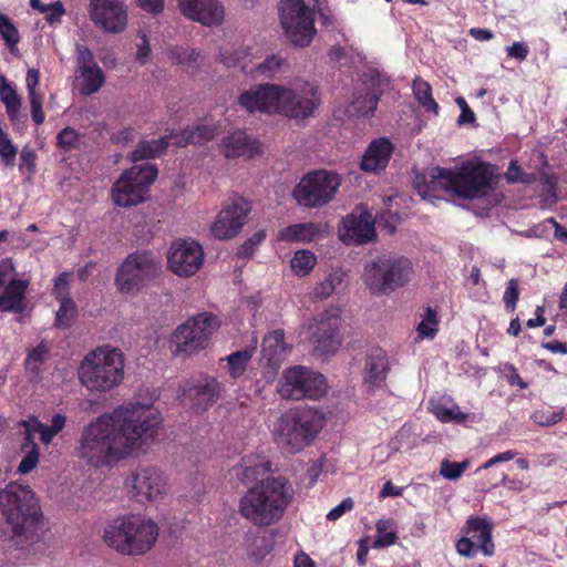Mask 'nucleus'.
<instances>
[{"mask_svg": "<svg viewBox=\"0 0 567 567\" xmlns=\"http://www.w3.org/2000/svg\"><path fill=\"white\" fill-rule=\"evenodd\" d=\"M431 182L427 189H419L420 195L426 198H440L432 193L444 190L463 198H480L492 188L494 166L480 161L463 163L456 172L433 167L430 171Z\"/></svg>", "mask_w": 567, "mask_h": 567, "instance_id": "nucleus-2", "label": "nucleus"}, {"mask_svg": "<svg viewBox=\"0 0 567 567\" xmlns=\"http://www.w3.org/2000/svg\"><path fill=\"white\" fill-rule=\"evenodd\" d=\"M389 85V78L378 70L364 72L355 86L351 105L354 113L367 116L377 109L378 100Z\"/></svg>", "mask_w": 567, "mask_h": 567, "instance_id": "nucleus-22", "label": "nucleus"}, {"mask_svg": "<svg viewBox=\"0 0 567 567\" xmlns=\"http://www.w3.org/2000/svg\"><path fill=\"white\" fill-rule=\"evenodd\" d=\"M157 523L142 514H124L107 522L103 540L111 549L123 556L137 557L150 553L157 543Z\"/></svg>", "mask_w": 567, "mask_h": 567, "instance_id": "nucleus-4", "label": "nucleus"}, {"mask_svg": "<svg viewBox=\"0 0 567 567\" xmlns=\"http://www.w3.org/2000/svg\"><path fill=\"white\" fill-rule=\"evenodd\" d=\"M252 349H245L236 351L226 357L228 373L233 379H238L244 375L249 361L252 358Z\"/></svg>", "mask_w": 567, "mask_h": 567, "instance_id": "nucleus-41", "label": "nucleus"}, {"mask_svg": "<svg viewBox=\"0 0 567 567\" xmlns=\"http://www.w3.org/2000/svg\"><path fill=\"white\" fill-rule=\"evenodd\" d=\"M58 145L62 148H72L76 141H78V134L71 127H65L58 134Z\"/></svg>", "mask_w": 567, "mask_h": 567, "instance_id": "nucleus-60", "label": "nucleus"}, {"mask_svg": "<svg viewBox=\"0 0 567 567\" xmlns=\"http://www.w3.org/2000/svg\"><path fill=\"white\" fill-rule=\"evenodd\" d=\"M342 228L340 237L343 241L363 244L371 240L375 235L374 221L372 215L368 212L347 216L342 221Z\"/></svg>", "mask_w": 567, "mask_h": 567, "instance_id": "nucleus-27", "label": "nucleus"}, {"mask_svg": "<svg viewBox=\"0 0 567 567\" xmlns=\"http://www.w3.org/2000/svg\"><path fill=\"white\" fill-rule=\"evenodd\" d=\"M468 466V460H464L462 462H451L445 458L441 462L440 475L449 481H457Z\"/></svg>", "mask_w": 567, "mask_h": 567, "instance_id": "nucleus-46", "label": "nucleus"}, {"mask_svg": "<svg viewBox=\"0 0 567 567\" xmlns=\"http://www.w3.org/2000/svg\"><path fill=\"white\" fill-rule=\"evenodd\" d=\"M172 58L179 64L196 62L199 54L195 50L183 48H173L171 50Z\"/></svg>", "mask_w": 567, "mask_h": 567, "instance_id": "nucleus-57", "label": "nucleus"}, {"mask_svg": "<svg viewBox=\"0 0 567 567\" xmlns=\"http://www.w3.org/2000/svg\"><path fill=\"white\" fill-rule=\"evenodd\" d=\"M220 151L227 158H252L261 153V144L245 131L236 130L223 138Z\"/></svg>", "mask_w": 567, "mask_h": 567, "instance_id": "nucleus-26", "label": "nucleus"}, {"mask_svg": "<svg viewBox=\"0 0 567 567\" xmlns=\"http://www.w3.org/2000/svg\"><path fill=\"white\" fill-rule=\"evenodd\" d=\"M37 157V153L31 146H23L20 152L19 171L29 176L33 175L35 173Z\"/></svg>", "mask_w": 567, "mask_h": 567, "instance_id": "nucleus-50", "label": "nucleus"}, {"mask_svg": "<svg viewBox=\"0 0 567 567\" xmlns=\"http://www.w3.org/2000/svg\"><path fill=\"white\" fill-rule=\"evenodd\" d=\"M41 13L47 14V21L51 24L60 21L62 16L65 13L64 7L61 2H54L51 4H47L45 8L42 9Z\"/></svg>", "mask_w": 567, "mask_h": 567, "instance_id": "nucleus-59", "label": "nucleus"}, {"mask_svg": "<svg viewBox=\"0 0 567 567\" xmlns=\"http://www.w3.org/2000/svg\"><path fill=\"white\" fill-rule=\"evenodd\" d=\"M277 392L286 400L319 399L328 392V383L323 374L296 365L282 373Z\"/></svg>", "mask_w": 567, "mask_h": 567, "instance_id": "nucleus-11", "label": "nucleus"}, {"mask_svg": "<svg viewBox=\"0 0 567 567\" xmlns=\"http://www.w3.org/2000/svg\"><path fill=\"white\" fill-rule=\"evenodd\" d=\"M389 271L390 269L385 267L384 258L365 266L363 279L372 293L388 295L392 292L390 278L388 277Z\"/></svg>", "mask_w": 567, "mask_h": 567, "instance_id": "nucleus-30", "label": "nucleus"}, {"mask_svg": "<svg viewBox=\"0 0 567 567\" xmlns=\"http://www.w3.org/2000/svg\"><path fill=\"white\" fill-rule=\"evenodd\" d=\"M413 95L417 103L426 111L433 114L439 113V104L432 95L431 85L421 78H416L412 85Z\"/></svg>", "mask_w": 567, "mask_h": 567, "instance_id": "nucleus-40", "label": "nucleus"}, {"mask_svg": "<svg viewBox=\"0 0 567 567\" xmlns=\"http://www.w3.org/2000/svg\"><path fill=\"white\" fill-rule=\"evenodd\" d=\"M340 184L341 177L337 173L315 171L301 178L292 196L300 206L318 208L334 197Z\"/></svg>", "mask_w": 567, "mask_h": 567, "instance_id": "nucleus-14", "label": "nucleus"}, {"mask_svg": "<svg viewBox=\"0 0 567 567\" xmlns=\"http://www.w3.org/2000/svg\"><path fill=\"white\" fill-rule=\"evenodd\" d=\"M78 374L81 384L91 392L112 391L124 380V354L111 346L97 347L83 358Z\"/></svg>", "mask_w": 567, "mask_h": 567, "instance_id": "nucleus-6", "label": "nucleus"}, {"mask_svg": "<svg viewBox=\"0 0 567 567\" xmlns=\"http://www.w3.org/2000/svg\"><path fill=\"white\" fill-rule=\"evenodd\" d=\"M280 23L286 37L295 47H308L313 40L315 7L305 0H281L279 6Z\"/></svg>", "mask_w": 567, "mask_h": 567, "instance_id": "nucleus-9", "label": "nucleus"}, {"mask_svg": "<svg viewBox=\"0 0 567 567\" xmlns=\"http://www.w3.org/2000/svg\"><path fill=\"white\" fill-rule=\"evenodd\" d=\"M124 485L130 497L141 503L159 501L168 491L166 477L156 466L138 467Z\"/></svg>", "mask_w": 567, "mask_h": 567, "instance_id": "nucleus-17", "label": "nucleus"}, {"mask_svg": "<svg viewBox=\"0 0 567 567\" xmlns=\"http://www.w3.org/2000/svg\"><path fill=\"white\" fill-rule=\"evenodd\" d=\"M303 328L313 343L315 352L319 355L336 353L342 343L340 334L341 317L338 309L319 313Z\"/></svg>", "mask_w": 567, "mask_h": 567, "instance_id": "nucleus-16", "label": "nucleus"}, {"mask_svg": "<svg viewBox=\"0 0 567 567\" xmlns=\"http://www.w3.org/2000/svg\"><path fill=\"white\" fill-rule=\"evenodd\" d=\"M23 453V457L21 458L18 467L17 473L21 475H27L31 473L40 461V449H33V450H21Z\"/></svg>", "mask_w": 567, "mask_h": 567, "instance_id": "nucleus-51", "label": "nucleus"}, {"mask_svg": "<svg viewBox=\"0 0 567 567\" xmlns=\"http://www.w3.org/2000/svg\"><path fill=\"white\" fill-rule=\"evenodd\" d=\"M282 64L284 59L274 54L267 56L262 62L256 64L254 69L260 76L265 79H271L280 71Z\"/></svg>", "mask_w": 567, "mask_h": 567, "instance_id": "nucleus-47", "label": "nucleus"}, {"mask_svg": "<svg viewBox=\"0 0 567 567\" xmlns=\"http://www.w3.org/2000/svg\"><path fill=\"white\" fill-rule=\"evenodd\" d=\"M218 328L217 317L203 312L179 324L173 332L171 346L176 353L193 354L205 349Z\"/></svg>", "mask_w": 567, "mask_h": 567, "instance_id": "nucleus-13", "label": "nucleus"}, {"mask_svg": "<svg viewBox=\"0 0 567 567\" xmlns=\"http://www.w3.org/2000/svg\"><path fill=\"white\" fill-rule=\"evenodd\" d=\"M385 267L390 269L388 277L390 278L391 289H395L408 284L413 275L412 264L406 258H384Z\"/></svg>", "mask_w": 567, "mask_h": 567, "instance_id": "nucleus-34", "label": "nucleus"}, {"mask_svg": "<svg viewBox=\"0 0 567 567\" xmlns=\"http://www.w3.org/2000/svg\"><path fill=\"white\" fill-rule=\"evenodd\" d=\"M59 301L60 307L56 311V326L68 327L76 315V306L71 298H64Z\"/></svg>", "mask_w": 567, "mask_h": 567, "instance_id": "nucleus-48", "label": "nucleus"}, {"mask_svg": "<svg viewBox=\"0 0 567 567\" xmlns=\"http://www.w3.org/2000/svg\"><path fill=\"white\" fill-rule=\"evenodd\" d=\"M0 35L4 40L10 52L16 54L18 52V43L20 41V34L16 25L10 19L0 13Z\"/></svg>", "mask_w": 567, "mask_h": 567, "instance_id": "nucleus-43", "label": "nucleus"}, {"mask_svg": "<svg viewBox=\"0 0 567 567\" xmlns=\"http://www.w3.org/2000/svg\"><path fill=\"white\" fill-rule=\"evenodd\" d=\"M69 274H61L54 281L53 293L58 300H63L69 297Z\"/></svg>", "mask_w": 567, "mask_h": 567, "instance_id": "nucleus-61", "label": "nucleus"}, {"mask_svg": "<svg viewBox=\"0 0 567 567\" xmlns=\"http://www.w3.org/2000/svg\"><path fill=\"white\" fill-rule=\"evenodd\" d=\"M431 412L442 422L464 423L467 420H474V415L464 413L460 406L453 402L446 404L444 401H431Z\"/></svg>", "mask_w": 567, "mask_h": 567, "instance_id": "nucleus-35", "label": "nucleus"}, {"mask_svg": "<svg viewBox=\"0 0 567 567\" xmlns=\"http://www.w3.org/2000/svg\"><path fill=\"white\" fill-rule=\"evenodd\" d=\"M317 264V258L310 250H298L290 261L292 271L297 276L308 275Z\"/></svg>", "mask_w": 567, "mask_h": 567, "instance_id": "nucleus-42", "label": "nucleus"}, {"mask_svg": "<svg viewBox=\"0 0 567 567\" xmlns=\"http://www.w3.org/2000/svg\"><path fill=\"white\" fill-rule=\"evenodd\" d=\"M266 234L264 230L255 233L245 244L239 251L243 256H249L254 252L255 248L264 241Z\"/></svg>", "mask_w": 567, "mask_h": 567, "instance_id": "nucleus-63", "label": "nucleus"}, {"mask_svg": "<svg viewBox=\"0 0 567 567\" xmlns=\"http://www.w3.org/2000/svg\"><path fill=\"white\" fill-rule=\"evenodd\" d=\"M161 266L150 251L130 254L120 265L115 276L117 290L125 295H138L159 272Z\"/></svg>", "mask_w": 567, "mask_h": 567, "instance_id": "nucleus-8", "label": "nucleus"}, {"mask_svg": "<svg viewBox=\"0 0 567 567\" xmlns=\"http://www.w3.org/2000/svg\"><path fill=\"white\" fill-rule=\"evenodd\" d=\"M564 416L563 411H554L550 409L538 410L532 414V420L540 426H550L558 423Z\"/></svg>", "mask_w": 567, "mask_h": 567, "instance_id": "nucleus-53", "label": "nucleus"}, {"mask_svg": "<svg viewBox=\"0 0 567 567\" xmlns=\"http://www.w3.org/2000/svg\"><path fill=\"white\" fill-rule=\"evenodd\" d=\"M377 536L372 547L375 549H383L394 545L398 539L395 523L390 518H383L375 524Z\"/></svg>", "mask_w": 567, "mask_h": 567, "instance_id": "nucleus-39", "label": "nucleus"}, {"mask_svg": "<svg viewBox=\"0 0 567 567\" xmlns=\"http://www.w3.org/2000/svg\"><path fill=\"white\" fill-rule=\"evenodd\" d=\"M234 471L243 483H249L270 472L271 463L262 455L250 454L244 456L241 463Z\"/></svg>", "mask_w": 567, "mask_h": 567, "instance_id": "nucleus-31", "label": "nucleus"}, {"mask_svg": "<svg viewBox=\"0 0 567 567\" xmlns=\"http://www.w3.org/2000/svg\"><path fill=\"white\" fill-rule=\"evenodd\" d=\"M32 417L33 424H31V427L38 432L39 439L44 445H49L54 436L59 434L66 424V417L60 413L52 416L50 425L41 422L34 415H32Z\"/></svg>", "mask_w": 567, "mask_h": 567, "instance_id": "nucleus-37", "label": "nucleus"}, {"mask_svg": "<svg viewBox=\"0 0 567 567\" xmlns=\"http://www.w3.org/2000/svg\"><path fill=\"white\" fill-rule=\"evenodd\" d=\"M18 153L9 135L0 127V161L4 166H13Z\"/></svg>", "mask_w": 567, "mask_h": 567, "instance_id": "nucleus-45", "label": "nucleus"}, {"mask_svg": "<svg viewBox=\"0 0 567 567\" xmlns=\"http://www.w3.org/2000/svg\"><path fill=\"white\" fill-rule=\"evenodd\" d=\"M436 313L427 308L421 322L417 324V333L421 338H434L437 331Z\"/></svg>", "mask_w": 567, "mask_h": 567, "instance_id": "nucleus-49", "label": "nucleus"}, {"mask_svg": "<svg viewBox=\"0 0 567 567\" xmlns=\"http://www.w3.org/2000/svg\"><path fill=\"white\" fill-rule=\"evenodd\" d=\"M0 512L7 525L4 534L17 546L29 539L42 515L34 492L14 482L0 489Z\"/></svg>", "mask_w": 567, "mask_h": 567, "instance_id": "nucleus-5", "label": "nucleus"}, {"mask_svg": "<svg viewBox=\"0 0 567 567\" xmlns=\"http://www.w3.org/2000/svg\"><path fill=\"white\" fill-rule=\"evenodd\" d=\"M321 104L318 87L307 81L281 84L278 115L292 120L313 116Z\"/></svg>", "mask_w": 567, "mask_h": 567, "instance_id": "nucleus-12", "label": "nucleus"}, {"mask_svg": "<svg viewBox=\"0 0 567 567\" xmlns=\"http://www.w3.org/2000/svg\"><path fill=\"white\" fill-rule=\"evenodd\" d=\"M287 344L285 333L278 329L268 333L261 343L262 359L272 368H278L284 361Z\"/></svg>", "mask_w": 567, "mask_h": 567, "instance_id": "nucleus-32", "label": "nucleus"}, {"mask_svg": "<svg viewBox=\"0 0 567 567\" xmlns=\"http://www.w3.org/2000/svg\"><path fill=\"white\" fill-rule=\"evenodd\" d=\"M216 130L210 125H197L188 127L179 133H172L156 141L142 142L132 153V161L137 162L144 158H152L159 155L168 145L184 147L189 144H200L212 140Z\"/></svg>", "mask_w": 567, "mask_h": 567, "instance_id": "nucleus-15", "label": "nucleus"}, {"mask_svg": "<svg viewBox=\"0 0 567 567\" xmlns=\"http://www.w3.org/2000/svg\"><path fill=\"white\" fill-rule=\"evenodd\" d=\"M162 422V414L153 404L125 403L83 427L78 456L94 467L113 465L148 449Z\"/></svg>", "mask_w": 567, "mask_h": 567, "instance_id": "nucleus-1", "label": "nucleus"}, {"mask_svg": "<svg viewBox=\"0 0 567 567\" xmlns=\"http://www.w3.org/2000/svg\"><path fill=\"white\" fill-rule=\"evenodd\" d=\"M48 353V347L43 343L37 346L25 359V368L28 371L37 374L40 370L41 364L45 360Z\"/></svg>", "mask_w": 567, "mask_h": 567, "instance_id": "nucleus-52", "label": "nucleus"}, {"mask_svg": "<svg viewBox=\"0 0 567 567\" xmlns=\"http://www.w3.org/2000/svg\"><path fill=\"white\" fill-rule=\"evenodd\" d=\"M280 89L277 83L255 84L238 95L237 103L251 115H278Z\"/></svg>", "mask_w": 567, "mask_h": 567, "instance_id": "nucleus-19", "label": "nucleus"}, {"mask_svg": "<svg viewBox=\"0 0 567 567\" xmlns=\"http://www.w3.org/2000/svg\"><path fill=\"white\" fill-rule=\"evenodd\" d=\"M220 59H221V62L227 68H233V66H236V65H240L241 70L245 73H248V72L252 71V68H250L248 64L241 62L243 56H241V52L240 51H231V50H228V49H224V50L220 51Z\"/></svg>", "mask_w": 567, "mask_h": 567, "instance_id": "nucleus-54", "label": "nucleus"}, {"mask_svg": "<svg viewBox=\"0 0 567 567\" xmlns=\"http://www.w3.org/2000/svg\"><path fill=\"white\" fill-rule=\"evenodd\" d=\"M323 227L315 223H300L287 226L279 230L278 239L282 241L309 243L321 236Z\"/></svg>", "mask_w": 567, "mask_h": 567, "instance_id": "nucleus-33", "label": "nucleus"}, {"mask_svg": "<svg viewBox=\"0 0 567 567\" xmlns=\"http://www.w3.org/2000/svg\"><path fill=\"white\" fill-rule=\"evenodd\" d=\"M31 424H33L32 416H29L27 420L20 421V426H22L24 429V435H23V442L21 444V450L40 449L34 440V435L38 434V432L31 427Z\"/></svg>", "mask_w": 567, "mask_h": 567, "instance_id": "nucleus-55", "label": "nucleus"}, {"mask_svg": "<svg viewBox=\"0 0 567 567\" xmlns=\"http://www.w3.org/2000/svg\"><path fill=\"white\" fill-rule=\"evenodd\" d=\"M90 18L110 33H120L127 24V11L122 0H90Z\"/></svg>", "mask_w": 567, "mask_h": 567, "instance_id": "nucleus-23", "label": "nucleus"}, {"mask_svg": "<svg viewBox=\"0 0 567 567\" xmlns=\"http://www.w3.org/2000/svg\"><path fill=\"white\" fill-rule=\"evenodd\" d=\"M293 497L287 480L269 476L250 487L239 501V513L256 526H270L285 515Z\"/></svg>", "mask_w": 567, "mask_h": 567, "instance_id": "nucleus-3", "label": "nucleus"}, {"mask_svg": "<svg viewBox=\"0 0 567 567\" xmlns=\"http://www.w3.org/2000/svg\"><path fill=\"white\" fill-rule=\"evenodd\" d=\"M352 507H353L352 498H350V497L344 498L339 505L333 507L327 514V519L331 520V522H334V520L339 519L342 515H344V513L351 511Z\"/></svg>", "mask_w": 567, "mask_h": 567, "instance_id": "nucleus-64", "label": "nucleus"}, {"mask_svg": "<svg viewBox=\"0 0 567 567\" xmlns=\"http://www.w3.org/2000/svg\"><path fill=\"white\" fill-rule=\"evenodd\" d=\"M40 82V72L38 69H29L25 78V85L28 90V97H38L42 96L40 92L37 91V86Z\"/></svg>", "mask_w": 567, "mask_h": 567, "instance_id": "nucleus-58", "label": "nucleus"}, {"mask_svg": "<svg viewBox=\"0 0 567 567\" xmlns=\"http://www.w3.org/2000/svg\"><path fill=\"white\" fill-rule=\"evenodd\" d=\"M183 13L204 25H218L223 22L225 11L218 0H178Z\"/></svg>", "mask_w": 567, "mask_h": 567, "instance_id": "nucleus-25", "label": "nucleus"}, {"mask_svg": "<svg viewBox=\"0 0 567 567\" xmlns=\"http://www.w3.org/2000/svg\"><path fill=\"white\" fill-rule=\"evenodd\" d=\"M250 209L244 197H230L212 224V235L220 240L234 238L241 230Z\"/></svg>", "mask_w": 567, "mask_h": 567, "instance_id": "nucleus-20", "label": "nucleus"}, {"mask_svg": "<svg viewBox=\"0 0 567 567\" xmlns=\"http://www.w3.org/2000/svg\"><path fill=\"white\" fill-rule=\"evenodd\" d=\"M223 391V385L213 377L199 379L185 390V396L197 409L205 410L214 404Z\"/></svg>", "mask_w": 567, "mask_h": 567, "instance_id": "nucleus-28", "label": "nucleus"}, {"mask_svg": "<svg viewBox=\"0 0 567 567\" xmlns=\"http://www.w3.org/2000/svg\"><path fill=\"white\" fill-rule=\"evenodd\" d=\"M0 101L4 104L9 118L16 121L21 109V99L3 74H0Z\"/></svg>", "mask_w": 567, "mask_h": 567, "instance_id": "nucleus-38", "label": "nucleus"}, {"mask_svg": "<svg viewBox=\"0 0 567 567\" xmlns=\"http://www.w3.org/2000/svg\"><path fill=\"white\" fill-rule=\"evenodd\" d=\"M518 281L517 279H511L505 289L503 300L506 309L514 311L518 300Z\"/></svg>", "mask_w": 567, "mask_h": 567, "instance_id": "nucleus-56", "label": "nucleus"}, {"mask_svg": "<svg viewBox=\"0 0 567 567\" xmlns=\"http://www.w3.org/2000/svg\"><path fill=\"white\" fill-rule=\"evenodd\" d=\"M76 68L80 73L83 95L97 92L105 83V75L95 61L93 52L85 45H76Z\"/></svg>", "mask_w": 567, "mask_h": 567, "instance_id": "nucleus-24", "label": "nucleus"}, {"mask_svg": "<svg viewBox=\"0 0 567 567\" xmlns=\"http://www.w3.org/2000/svg\"><path fill=\"white\" fill-rule=\"evenodd\" d=\"M205 259L203 247L195 240L178 239L167 252V265L178 277L188 278L198 272Z\"/></svg>", "mask_w": 567, "mask_h": 567, "instance_id": "nucleus-21", "label": "nucleus"}, {"mask_svg": "<svg viewBox=\"0 0 567 567\" xmlns=\"http://www.w3.org/2000/svg\"><path fill=\"white\" fill-rule=\"evenodd\" d=\"M393 146L385 137H380L370 143L360 163V168L367 173L383 171L391 157Z\"/></svg>", "mask_w": 567, "mask_h": 567, "instance_id": "nucleus-29", "label": "nucleus"}, {"mask_svg": "<svg viewBox=\"0 0 567 567\" xmlns=\"http://www.w3.org/2000/svg\"><path fill=\"white\" fill-rule=\"evenodd\" d=\"M23 309V302H20L16 297H11L8 293L3 292L0 296V312L1 311H10V312H20Z\"/></svg>", "mask_w": 567, "mask_h": 567, "instance_id": "nucleus-62", "label": "nucleus"}, {"mask_svg": "<svg viewBox=\"0 0 567 567\" xmlns=\"http://www.w3.org/2000/svg\"><path fill=\"white\" fill-rule=\"evenodd\" d=\"M343 279V274L340 271H333L329 274V276L318 284L313 289V296L317 298H328L330 297L338 286L341 285Z\"/></svg>", "mask_w": 567, "mask_h": 567, "instance_id": "nucleus-44", "label": "nucleus"}, {"mask_svg": "<svg viewBox=\"0 0 567 567\" xmlns=\"http://www.w3.org/2000/svg\"><path fill=\"white\" fill-rule=\"evenodd\" d=\"M494 524L489 517L471 516L462 532L464 536L456 543V551L461 556L472 558L480 549L485 556H493L495 545L492 539Z\"/></svg>", "mask_w": 567, "mask_h": 567, "instance_id": "nucleus-18", "label": "nucleus"}, {"mask_svg": "<svg viewBox=\"0 0 567 567\" xmlns=\"http://www.w3.org/2000/svg\"><path fill=\"white\" fill-rule=\"evenodd\" d=\"M157 177V168L150 163L134 165L125 171L112 189L115 205L131 207L146 200L151 184Z\"/></svg>", "mask_w": 567, "mask_h": 567, "instance_id": "nucleus-10", "label": "nucleus"}, {"mask_svg": "<svg viewBox=\"0 0 567 567\" xmlns=\"http://www.w3.org/2000/svg\"><path fill=\"white\" fill-rule=\"evenodd\" d=\"M323 426V416L310 408L285 412L276 422L274 439L277 445L289 454L302 451Z\"/></svg>", "mask_w": 567, "mask_h": 567, "instance_id": "nucleus-7", "label": "nucleus"}, {"mask_svg": "<svg viewBox=\"0 0 567 567\" xmlns=\"http://www.w3.org/2000/svg\"><path fill=\"white\" fill-rule=\"evenodd\" d=\"M365 382L370 385H379L386 377L389 362L386 355L379 351L368 358L365 364Z\"/></svg>", "mask_w": 567, "mask_h": 567, "instance_id": "nucleus-36", "label": "nucleus"}]
</instances>
